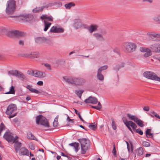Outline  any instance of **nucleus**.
<instances>
[{"mask_svg": "<svg viewBox=\"0 0 160 160\" xmlns=\"http://www.w3.org/2000/svg\"><path fill=\"white\" fill-rule=\"evenodd\" d=\"M63 78L67 82L74 85L77 87L82 86L86 82L85 79L81 77L72 78L71 77H63Z\"/></svg>", "mask_w": 160, "mask_h": 160, "instance_id": "obj_1", "label": "nucleus"}, {"mask_svg": "<svg viewBox=\"0 0 160 160\" xmlns=\"http://www.w3.org/2000/svg\"><path fill=\"white\" fill-rule=\"evenodd\" d=\"M16 2L14 0H9L7 1L5 10L6 13L8 15L12 14L16 9Z\"/></svg>", "mask_w": 160, "mask_h": 160, "instance_id": "obj_2", "label": "nucleus"}, {"mask_svg": "<svg viewBox=\"0 0 160 160\" xmlns=\"http://www.w3.org/2000/svg\"><path fill=\"white\" fill-rule=\"evenodd\" d=\"M81 146V153L84 154L90 146L89 140L85 138H80L78 139Z\"/></svg>", "mask_w": 160, "mask_h": 160, "instance_id": "obj_3", "label": "nucleus"}, {"mask_svg": "<svg viewBox=\"0 0 160 160\" xmlns=\"http://www.w3.org/2000/svg\"><path fill=\"white\" fill-rule=\"evenodd\" d=\"M17 109L16 105L15 104H11L8 106L6 113L9 115L8 117L9 118H12L16 115L17 113L14 112L16 111Z\"/></svg>", "mask_w": 160, "mask_h": 160, "instance_id": "obj_4", "label": "nucleus"}, {"mask_svg": "<svg viewBox=\"0 0 160 160\" xmlns=\"http://www.w3.org/2000/svg\"><path fill=\"white\" fill-rule=\"evenodd\" d=\"M123 46L125 51L128 53H132L134 52L136 49V44L132 42H127L123 44Z\"/></svg>", "mask_w": 160, "mask_h": 160, "instance_id": "obj_5", "label": "nucleus"}, {"mask_svg": "<svg viewBox=\"0 0 160 160\" xmlns=\"http://www.w3.org/2000/svg\"><path fill=\"white\" fill-rule=\"evenodd\" d=\"M36 118V122L37 124H40L45 127H49L48 121L45 117L42 115H39L37 116Z\"/></svg>", "mask_w": 160, "mask_h": 160, "instance_id": "obj_6", "label": "nucleus"}, {"mask_svg": "<svg viewBox=\"0 0 160 160\" xmlns=\"http://www.w3.org/2000/svg\"><path fill=\"white\" fill-rule=\"evenodd\" d=\"M143 75L147 78L160 82V78L158 77L155 73L152 72H145L143 74Z\"/></svg>", "mask_w": 160, "mask_h": 160, "instance_id": "obj_7", "label": "nucleus"}, {"mask_svg": "<svg viewBox=\"0 0 160 160\" xmlns=\"http://www.w3.org/2000/svg\"><path fill=\"white\" fill-rule=\"evenodd\" d=\"M7 36L11 38L19 37L23 36L24 33L23 32L17 30H12L8 32L7 33Z\"/></svg>", "mask_w": 160, "mask_h": 160, "instance_id": "obj_8", "label": "nucleus"}, {"mask_svg": "<svg viewBox=\"0 0 160 160\" xmlns=\"http://www.w3.org/2000/svg\"><path fill=\"white\" fill-rule=\"evenodd\" d=\"M33 17L31 14H24L18 17L19 19L22 20L24 22H28L32 20Z\"/></svg>", "mask_w": 160, "mask_h": 160, "instance_id": "obj_9", "label": "nucleus"}, {"mask_svg": "<svg viewBox=\"0 0 160 160\" xmlns=\"http://www.w3.org/2000/svg\"><path fill=\"white\" fill-rule=\"evenodd\" d=\"M147 35L151 38L152 41H160V34L155 32H149L147 33Z\"/></svg>", "mask_w": 160, "mask_h": 160, "instance_id": "obj_10", "label": "nucleus"}, {"mask_svg": "<svg viewBox=\"0 0 160 160\" xmlns=\"http://www.w3.org/2000/svg\"><path fill=\"white\" fill-rule=\"evenodd\" d=\"M150 49L151 50L155 52H160V44L154 43L150 45Z\"/></svg>", "mask_w": 160, "mask_h": 160, "instance_id": "obj_11", "label": "nucleus"}, {"mask_svg": "<svg viewBox=\"0 0 160 160\" xmlns=\"http://www.w3.org/2000/svg\"><path fill=\"white\" fill-rule=\"evenodd\" d=\"M3 138L9 143H14L15 140L13 141V136L9 132H5L3 136Z\"/></svg>", "mask_w": 160, "mask_h": 160, "instance_id": "obj_12", "label": "nucleus"}, {"mask_svg": "<svg viewBox=\"0 0 160 160\" xmlns=\"http://www.w3.org/2000/svg\"><path fill=\"white\" fill-rule=\"evenodd\" d=\"M140 50L142 52H145L143 55L145 58L148 57L151 55L152 51L150 49L144 47H141L140 48Z\"/></svg>", "mask_w": 160, "mask_h": 160, "instance_id": "obj_13", "label": "nucleus"}, {"mask_svg": "<svg viewBox=\"0 0 160 160\" xmlns=\"http://www.w3.org/2000/svg\"><path fill=\"white\" fill-rule=\"evenodd\" d=\"M84 102L86 103L96 104L98 103V101L95 98L90 96L88 98L85 100Z\"/></svg>", "mask_w": 160, "mask_h": 160, "instance_id": "obj_14", "label": "nucleus"}, {"mask_svg": "<svg viewBox=\"0 0 160 160\" xmlns=\"http://www.w3.org/2000/svg\"><path fill=\"white\" fill-rule=\"evenodd\" d=\"M123 122L126 126L131 127L133 130L137 128V125L131 121H128L127 120H124Z\"/></svg>", "mask_w": 160, "mask_h": 160, "instance_id": "obj_15", "label": "nucleus"}, {"mask_svg": "<svg viewBox=\"0 0 160 160\" xmlns=\"http://www.w3.org/2000/svg\"><path fill=\"white\" fill-rule=\"evenodd\" d=\"M19 150V154L21 155L28 156L29 152L28 150L25 147H22Z\"/></svg>", "mask_w": 160, "mask_h": 160, "instance_id": "obj_16", "label": "nucleus"}, {"mask_svg": "<svg viewBox=\"0 0 160 160\" xmlns=\"http://www.w3.org/2000/svg\"><path fill=\"white\" fill-rule=\"evenodd\" d=\"M14 147L16 153L18 152L21 148L22 144L21 143L19 142L18 141H16L14 142Z\"/></svg>", "mask_w": 160, "mask_h": 160, "instance_id": "obj_17", "label": "nucleus"}, {"mask_svg": "<svg viewBox=\"0 0 160 160\" xmlns=\"http://www.w3.org/2000/svg\"><path fill=\"white\" fill-rule=\"evenodd\" d=\"M39 53L38 52H33L27 54L26 56L27 58H37L39 56Z\"/></svg>", "mask_w": 160, "mask_h": 160, "instance_id": "obj_18", "label": "nucleus"}, {"mask_svg": "<svg viewBox=\"0 0 160 160\" xmlns=\"http://www.w3.org/2000/svg\"><path fill=\"white\" fill-rule=\"evenodd\" d=\"M73 26L76 29H77L82 27V23L79 20L75 19L74 21Z\"/></svg>", "mask_w": 160, "mask_h": 160, "instance_id": "obj_19", "label": "nucleus"}, {"mask_svg": "<svg viewBox=\"0 0 160 160\" xmlns=\"http://www.w3.org/2000/svg\"><path fill=\"white\" fill-rule=\"evenodd\" d=\"M47 40V39L44 37H37L35 38V42L38 44H42L44 43Z\"/></svg>", "mask_w": 160, "mask_h": 160, "instance_id": "obj_20", "label": "nucleus"}, {"mask_svg": "<svg viewBox=\"0 0 160 160\" xmlns=\"http://www.w3.org/2000/svg\"><path fill=\"white\" fill-rule=\"evenodd\" d=\"M33 76L38 78L44 77L45 76V73L38 71H34Z\"/></svg>", "mask_w": 160, "mask_h": 160, "instance_id": "obj_21", "label": "nucleus"}, {"mask_svg": "<svg viewBox=\"0 0 160 160\" xmlns=\"http://www.w3.org/2000/svg\"><path fill=\"white\" fill-rule=\"evenodd\" d=\"M143 153V148L142 147H140L135 150V153L134 154L135 158L136 157V154L140 156L142 155Z\"/></svg>", "mask_w": 160, "mask_h": 160, "instance_id": "obj_22", "label": "nucleus"}, {"mask_svg": "<svg viewBox=\"0 0 160 160\" xmlns=\"http://www.w3.org/2000/svg\"><path fill=\"white\" fill-rule=\"evenodd\" d=\"M40 18L42 20H47V21L51 22L53 21V18L51 16H48L46 15H42Z\"/></svg>", "mask_w": 160, "mask_h": 160, "instance_id": "obj_23", "label": "nucleus"}, {"mask_svg": "<svg viewBox=\"0 0 160 160\" xmlns=\"http://www.w3.org/2000/svg\"><path fill=\"white\" fill-rule=\"evenodd\" d=\"M98 27L97 25L92 24L88 28V30L90 33H92L97 30Z\"/></svg>", "mask_w": 160, "mask_h": 160, "instance_id": "obj_24", "label": "nucleus"}, {"mask_svg": "<svg viewBox=\"0 0 160 160\" xmlns=\"http://www.w3.org/2000/svg\"><path fill=\"white\" fill-rule=\"evenodd\" d=\"M27 138L31 140H35L38 141L37 139L35 136L30 132H27Z\"/></svg>", "mask_w": 160, "mask_h": 160, "instance_id": "obj_25", "label": "nucleus"}, {"mask_svg": "<svg viewBox=\"0 0 160 160\" xmlns=\"http://www.w3.org/2000/svg\"><path fill=\"white\" fill-rule=\"evenodd\" d=\"M93 36L98 40L100 41H103L104 39L102 35L98 33H94L93 34Z\"/></svg>", "mask_w": 160, "mask_h": 160, "instance_id": "obj_26", "label": "nucleus"}, {"mask_svg": "<svg viewBox=\"0 0 160 160\" xmlns=\"http://www.w3.org/2000/svg\"><path fill=\"white\" fill-rule=\"evenodd\" d=\"M26 87L28 89H29V91L32 92H33L37 94H38L40 93V92L38 90L32 88V86L30 85H28Z\"/></svg>", "mask_w": 160, "mask_h": 160, "instance_id": "obj_27", "label": "nucleus"}, {"mask_svg": "<svg viewBox=\"0 0 160 160\" xmlns=\"http://www.w3.org/2000/svg\"><path fill=\"white\" fill-rule=\"evenodd\" d=\"M69 145L74 148L76 152L78 151L79 150L78 147L79 145L78 143L75 142L74 143L69 144Z\"/></svg>", "mask_w": 160, "mask_h": 160, "instance_id": "obj_28", "label": "nucleus"}, {"mask_svg": "<svg viewBox=\"0 0 160 160\" xmlns=\"http://www.w3.org/2000/svg\"><path fill=\"white\" fill-rule=\"evenodd\" d=\"M127 116L128 117L129 119L135 122H136V121L138 119V118L135 116L131 115L129 113L127 114Z\"/></svg>", "mask_w": 160, "mask_h": 160, "instance_id": "obj_29", "label": "nucleus"}, {"mask_svg": "<svg viewBox=\"0 0 160 160\" xmlns=\"http://www.w3.org/2000/svg\"><path fill=\"white\" fill-rule=\"evenodd\" d=\"M44 31H46L48 28L50 27L51 25V23L48 22L46 20H44Z\"/></svg>", "mask_w": 160, "mask_h": 160, "instance_id": "obj_30", "label": "nucleus"}, {"mask_svg": "<svg viewBox=\"0 0 160 160\" xmlns=\"http://www.w3.org/2000/svg\"><path fill=\"white\" fill-rule=\"evenodd\" d=\"M17 77L20 78L22 81H23L24 80L26 79V77L21 72L18 71V73Z\"/></svg>", "mask_w": 160, "mask_h": 160, "instance_id": "obj_31", "label": "nucleus"}, {"mask_svg": "<svg viewBox=\"0 0 160 160\" xmlns=\"http://www.w3.org/2000/svg\"><path fill=\"white\" fill-rule=\"evenodd\" d=\"M151 131V129H147L146 131V134L147 138H152L153 136V134L150 132Z\"/></svg>", "mask_w": 160, "mask_h": 160, "instance_id": "obj_32", "label": "nucleus"}, {"mask_svg": "<svg viewBox=\"0 0 160 160\" xmlns=\"http://www.w3.org/2000/svg\"><path fill=\"white\" fill-rule=\"evenodd\" d=\"M152 20L154 22L160 24V15L154 16L152 18Z\"/></svg>", "mask_w": 160, "mask_h": 160, "instance_id": "obj_33", "label": "nucleus"}, {"mask_svg": "<svg viewBox=\"0 0 160 160\" xmlns=\"http://www.w3.org/2000/svg\"><path fill=\"white\" fill-rule=\"evenodd\" d=\"M18 73V71L17 70H11L8 71V74L10 76H13L16 77Z\"/></svg>", "mask_w": 160, "mask_h": 160, "instance_id": "obj_34", "label": "nucleus"}, {"mask_svg": "<svg viewBox=\"0 0 160 160\" xmlns=\"http://www.w3.org/2000/svg\"><path fill=\"white\" fill-rule=\"evenodd\" d=\"M15 93V90L14 87L13 86H11L9 91L5 92L4 93L7 94H14Z\"/></svg>", "mask_w": 160, "mask_h": 160, "instance_id": "obj_35", "label": "nucleus"}, {"mask_svg": "<svg viewBox=\"0 0 160 160\" xmlns=\"http://www.w3.org/2000/svg\"><path fill=\"white\" fill-rule=\"evenodd\" d=\"M124 66V63L122 62L121 63L119 64H118L116 65L115 67L114 68V70L116 71H118L119 69L123 67Z\"/></svg>", "mask_w": 160, "mask_h": 160, "instance_id": "obj_36", "label": "nucleus"}, {"mask_svg": "<svg viewBox=\"0 0 160 160\" xmlns=\"http://www.w3.org/2000/svg\"><path fill=\"white\" fill-rule=\"evenodd\" d=\"M98 79L101 81H103L104 80V76L102 75L101 72H98L97 75Z\"/></svg>", "mask_w": 160, "mask_h": 160, "instance_id": "obj_37", "label": "nucleus"}, {"mask_svg": "<svg viewBox=\"0 0 160 160\" xmlns=\"http://www.w3.org/2000/svg\"><path fill=\"white\" fill-rule=\"evenodd\" d=\"M44 8V7L42 6L36 8L32 10V12L34 13L40 12L43 10Z\"/></svg>", "mask_w": 160, "mask_h": 160, "instance_id": "obj_38", "label": "nucleus"}, {"mask_svg": "<svg viewBox=\"0 0 160 160\" xmlns=\"http://www.w3.org/2000/svg\"><path fill=\"white\" fill-rule=\"evenodd\" d=\"M75 6V4L73 2H70L66 4L64 6L66 9H70L71 8Z\"/></svg>", "mask_w": 160, "mask_h": 160, "instance_id": "obj_39", "label": "nucleus"}, {"mask_svg": "<svg viewBox=\"0 0 160 160\" xmlns=\"http://www.w3.org/2000/svg\"><path fill=\"white\" fill-rule=\"evenodd\" d=\"M95 123H89V125H88V127L93 130H95L97 129V124H94Z\"/></svg>", "mask_w": 160, "mask_h": 160, "instance_id": "obj_40", "label": "nucleus"}, {"mask_svg": "<svg viewBox=\"0 0 160 160\" xmlns=\"http://www.w3.org/2000/svg\"><path fill=\"white\" fill-rule=\"evenodd\" d=\"M83 92V90H81L79 91L75 90V94H77L78 96L80 98H81L82 94Z\"/></svg>", "mask_w": 160, "mask_h": 160, "instance_id": "obj_41", "label": "nucleus"}, {"mask_svg": "<svg viewBox=\"0 0 160 160\" xmlns=\"http://www.w3.org/2000/svg\"><path fill=\"white\" fill-rule=\"evenodd\" d=\"M74 111H75V112L76 114L78 115V116L79 118V119H80V120L82 121L83 123L85 122V121L82 118L81 116L80 115V113L79 112H78V111L77 110L75 109H74Z\"/></svg>", "mask_w": 160, "mask_h": 160, "instance_id": "obj_42", "label": "nucleus"}, {"mask_svg": "<svg viewBox=\"0 0 160 160\" xmlns=\"http://www.w3.org/2000/svg\"><path fill=\"white\" fill-rule=\"evenodd\" d=\"M136 123L137 124L141 127H143L144 125L143 122L140 119H138L136 121Z\"/></svg>", "mask_w": 160, "mask_h": 160, "instance_id": "obj_43", "label": "nucleus"}, {"mask_svg": "<svg viewBox=\"0 0 160 160\" xmlns=\"http://www.w3.org/2000/svg\"><path fill=\"white\" fill-rule=\"evenodd\" d=\"M64 29L62 28H56V33H62L64 32Z\"/></svg>", "mask_w": 160, "mask_h": 160, "instance_id": "obj_44", "label": "nucleus"}, {"mask_svg": "<svg viewBox=\"0 0 160 160\" xmlns=\"http://www.w3.org/2000/svg\"><path fill=\"white\" fill-rule=\"evenodd\" d=\"M53 6H56L57 7H60L62 6V3L60 2H52Z\"/></svg>", "mask_w": 160, "mask_h": 160, "instance_id": "obj_45", "label": "nucleus"}, {"mask_svg": "<svg viewBox=\"0 0 160 160\" xmlns=\"http://www.w3.org/2000/svg\"><path fill=\"white\" fill-rule=\"evenodd\" d=\"M5 128V126L4 124L2 122L0 125V136H1V133L2 131L4 130Z\"/></svg>", "mask_w": 160, "mask_h": 160, "instance_id": "obj_46", "label": "nucleus"}, {"mask_svg": "<svg viewBox=\"0 0 160 160\" xmlns=\"http://www.w3.org/2000/svg\"><path fill=\"white\" fill-rule=\"evenodd\" d=\"M111 120L112 121V128L114 130H116L117 128V126L116 123L113 118H112Z\"/></svg>", "mask_w": 160, "mask_h": 160, "instance_id": "obj_47", "label": "nucleus"}, {"mask_svg": "<svg viewBox=\"0 0 160 160\" xmlns=\"http://www.w3.org/2000/svg\"><path fill=\"white\" fill-rule=\"evenodd\" d=\"M107 68L108 66L107 65H104L102 66L99 68L98 72H101L102 71L106 69Z\"/></svg>", "mask_w": 160, "mask_h": 160, "instance_id": "obj_48", "label": "nucleus"}, {"mask_svg": "<svg viewBox=\"0 0 160 160\" xmlns=\"http://www.w3.org/2000/svg\"><path fill=\"white\" fill-rule=\"evenodd\" d=\"M142 145L143 146L145 147H149L150 145V144L149 142L146 141L143 142H142Z\"/></svg>", "mask_w": 160, "mask_h": 160, "instance_id": "obj_49", "label": "nucleus"}, {"mask_svg": "<svg viewBox=\"0 0 160 160\" xmlns=\"http://www.w3.org/2000/svg\"><path fill=\"white\" fill-rule=\"evenodd\" d=\"M56 28L55 26L52 27L50 29V32H51L56 33Z\"/></svg>", "mask_w": 160, "mask_h": 160, "instance_id": "obj_50", "label": "nucleus"}, {"mask_svg": "<svg viewBox=\"0 0 160 160\" xmlns=\"http://www.w3.org/2000/svg\"><path fill=\"white\" fill-rule=\"evenodd\" d=\"M136 132L140 135H142L143 134V132L140 128H138L136 129Z\"/></svg>", "mask_w": 160, "mask_h": 160, "instance_id": "obj_51", "label": "nucleus"}, {"mask_svg": "<svg viewBox=\"0 0 160 160\" xmlns=\"http://www.w3.org/2000/svg\"><path fill=\"white\" fill-rule=\"evenodd\" d=\"M27 73L29 75L33 76V74L34 73V71L32 70H28L27 72Z\"/></svg>", "mask_w": 160, "mask_h": 160, "instance_id": "obj_52", "label": "nucleus"}, {"mask_svg": "<svg viewBox=\"0 0 160 160\" xmlns=\"http://www.w3.org/2000/svg\"><path fill=\"white\" fill-rule=\"evenodd\" d=\"M44 66L46 67L49 70H51V65L50 64L46 63L44 64Z\"/></svg>", "mask_w": 160, "mask_h": 160, "instance_id": "obj_53", "label": "nucleus"}, {"mask_svg": "<svg viewBox=\"0 0 160 160\" xmlns=\"http://www.w3.org/2000/svg\"><path fill=\"white\" fill-rule=\"evenodd\" d=\"M112 152L113 153L114 156H115L116 155V151L115 145H113V148L112 151Z\"/></svg>", "mask_w": 160, "mask_h": 160, "instance_id": "obj_54", "label": "nucleus"}, {"mask_svg": "<svg viewBox=\"0 0 160 160\" xmlns=\"http://www.w3.org/2000/svg\"><path fill=\"white\" fill-rule=\"evenodd\" d=\"M52 6H53L52 2V3H49L46 6H43V7H44V8H48L49 7H50Z\"/></svg>", "mask_w": 160, "mask_h": 160, "instance_id": "obj_55", "label": "nucleus"}, {"mask_svg": "<svg viewBox=\"0 0 160 160\" xmlns=\"http://www.w3.org/2000/svg\"><path fill=\"white\" fill-rule=\"evenodd\" d=\"M58 121H55V119L53 123V126L54 127H56L58 126Z\"/></svg>", "mask_w": 160, "mask_h": 160, "instance_id": "obj_56", "label": "nucleus"}, {"mask_svg": "<svg viewBox=\"0 0 160 160\" xmlns=\"http://www.w3.org/2000/svg\"><path fill=\"white\" fill-rule=\"evenodd\" d=\"M113 51L114 52L116 53L118 55L120 54L119 52L118 49L117 48H115V49H114L113 50Z\"/></svg>", "mask_w": 160, "mask_h": 160, "instance_id": "obj_57", "label": "nucleus"}, {"mask_svg": "<svg viewBox=\"0 0 160 160\" xmlns=\"http://www.w3.org/2000/svg\"><path fill=\"white\" fill-rule=\"evenodd\" d=\"M143 110L145 111H148L149 110V107L148 106L144 107L143 108Z\"/></svg>", "mask_w": 160, "mask_h": 160, "instance_id": "obj_58", "label": "nucleus"}, {"mask_svg": "<svg viewBox=\"0 0 160 160\" xmlns=\"http://www.w3.org/2000/svg\"><path fill=\"white\" fill-rule=\"evenodd\" d=\"M37 84L40 86H42L43 85V82L42 81H39L37 82Z\"/></svg>", "mask_w": 160, "mask_h": 160, "instance_id": "obj_59", "label": "nucleus"}, {"mask_svg": "<svg viewBox=\"0 0 160 160\" xmlns=\"http://www.w3.org/2000/svg\"><path fill=\"white\" fill-rule=\"evenodd\" d=\"M30 148L32 150H34L35 149L34 146L32 144L29 145Z\"/></svg>", "mask_w": 160, "mask_h": 160, "instance_id": "obj_60", "label": "nucleus"}, {"mask_svg": "<svg viewBox=\"0 0 160 160\" xmlns=\"http://www.w3.org/2000/svg\"><path fill=\"white\" fill-rule=\"evenodd\" d=\"M151 116L152 117H153L154 116L155 117V114H156V113L154 111H152L151 112Z\"/></svg>", "mask_w": 160, "mask_h": 160, "instance_id": "obj_61", "label": "nucleus"}, {"mask_svg": "<svg viewBox=\"0 0 160 160\" xmlns=\"http://www.w3.org/2000/svg\"><path fill=\"white\" fill-rule=\"evenodd\" d=\"M61 155L63 157H67L68 159L69 158V157L67 155H65L63 152H61Z\"/></svg>", "mask_w": 160, "mask_h": 160, "instance_id": "obj_62", "label": "nucleus"}, {"mask_svg": "<svg viewBox=\"0 0 160 160\" xmlns=\"http://www.w3.org/2000/svg\"><path fill=\"white\" fill-rule=\"evenodd\" d=\"M91 107L92 108H95L97 110H100V108L99 107H98V106H91Z\"/></svg>", "mask_w": 160, "mask_h": 160, "instance_id": "obj_63", "label": "nucleus"}, {"mask_svg": "<svg viewBox=\"0 0 160 160\" xmlns=\"http://www.w3.org/2000/svg\"><path fill=\"white\" fill-rule=\"evenodd\" d=\"M126 142L127 145V149H128V151L129 152L130 151V149L129 148V144L128 142L127 141Z\"/></svg>", "mask_w": 160, "mask_h": 160, "instance_id": "obj_64", "label": "nucleus"}]
</instances>
